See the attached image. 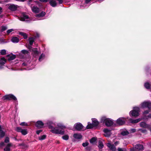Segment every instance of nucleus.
Instances as JSON below:
<instances>
[{"label":"nucleus","mask_w":151,"mask_h":151,"mask_svg":"<svg viewBox=\"0 0 151 151\" xmlns=\"http://www.w3.org/2000/svg\"><path fill=\"white\" fill-rule=\"evenodd\" d=\"M5 132L1 130H0V137L1 138L3 137L5 135Z\"/></svg>","instance_id":"e433bc0d"},{"label":"nucleus","mask_w":151,"mask_h":151,"mask_svg":"<svg viewBox=\"0 0 151 151\" xmlns=\"http://www.w3.org/2000/svg\"><path fill=\"white\" fill-rule=\"evenodd\" d=\"M73 137L76 139H80L82 137V136L79 134L75 133L74 134Z\"/></svg>","instance_id":"5701e85b"},{"label":"nucleus","mask_w":151,"mask_h":151,"mask_svg":"<svg viewBox=\"0 0 151 151\" xmlns=\"http://www.w3.org/2000/svg\"><path fill=\"white\" fill-rule=\"evenodd\" d=\"M43 125L44 124L41 121H37L36 124V126L39 128H41L42 127Z\"/></svg>","instance_id":"6ab92c4d"},{"label":"nucleus","mask_w":151,"mask_h":151,"mask_svg":"<svg viewBox=\"0 0 151 151\" xmlns=\"http://www.w3.org/2000/svg\"><path fill=\"white\" fill-rule=\"evenodd\" d=\"M130 151H136V150L134 148H131Z\"/></svg>","instance_id":"052dcab7"},{"label":"nucleus","mask_w":151,"mask_h":151,"mask_svg":"<svg viewBox=\"0 0 151 151\" xmlns=\"http://www.w3.org/2000/svg\"><path fill=\"white\" fill-rule=\"evenodd\" d=\"M103 132H104V136L107 137H109L111 134V130L107 128L104 129L103 130Z\"/></svg>","instance_id":"ddd939ff"},{"label":"nucleus","mask_w":151,"mask_h":151,"mask_svg":"<svg viewBox=\"0 0 151 151\" xmlns=\"http://www.w3.org/2000/svg\"><path fill=\"white\" fill-rule=\"evenodd\" d=\"M74 126L75 129L78 131H80L81 130H84L86 129H84V127L83 125L80 123H76L74 124Z\"/></svg>","instance_id":"9d476101"},{"label":"nucleus","mask_w":151,"mask_h":151,"mask_svg":"<svg viewBox=\"0 0 151 151\" xmlns=\"http://www.w3.org/2000/svg\"><path fill=\"white\" fill-rule=\"evenodd\" d=\"M24 0H16V1H23Z\"/></svg>","instance_id":"69168bd1"},{"label":"nucleus","mask_w":151,"mask_h":151,"mask_svg":"<svg viewBox=\"0 0 151 151\" xmlns=\"http://www.w3.org/2000/svg\"><path fill=\"white\" fill-rule=\"evenodd\" d=\"M3 68V66H0V70Z\"/></svg>","instance_id":"0e129e2a"},{"label":"nucleus","mask_w":151,"mask_h":151,"mask_svg":"<svg viewBox=\"0 0 151 151\" xmlns=\"http://www.w3.org/2000/svg\"><path fill=\"white\" fill-rule=\"evenodd\" d=\"M119 144V141H116L114 142V145H115L116 146Z\"/></svg>","instance_id":"13d9d810"},{"label":"nucleus","mask_w":151,"mask_h":151,"mask_svg":"<svg viewBox=\"0 0 151 151\" xmlns=\"http://www.w3.org/2000/svg\"><path fill=\"white\" fill-rule=\"evenodd\" d=\"M128 119L130 121V122L131 123L134 124L137 123L140 121L141 120L142 118H138L135 119H129V118Z\"/></svg>","instance_id":"a211bd4d"},{"label":"nucleus","mask_w":151,"mask_h":151,"mask_svg":"<svg viewBox=\"0 0 151 151\" xmlns=\"http://www.w3.org/2000/svg\"><path fill=\"white\" fill-rule=\"evenodd\" d=\"M147 117L149 118H151V114H150L147 116Z\"/></svg>","instance_id":"e2e57ef3"},{"label":"nucleus","mask_w":151,"mask_h":151,"mask_svg":"<svg viewBox=\"0 0 151 151\" xmlns=\"http://www.w3.org/2000/svg\"><path fill=\"white\" fill-rule=\"evenodd\" d=\"M92 123H88V124L86 127L87 129L93 128L94 127L97 126L99 124V122L97 119L95 118L92 119Z\"/></svg>","instance_id":"20e7f679"},{"label":"nucleus","mask_w":151,"mask_h":151,"mask_svg":"<svg viewBox=\"0 0 151 151\" xmlns=\"http://www.w3.org/2000/svg\"><path fill=\"white\" fill-rule=\"evenodd\" d=\"M6 7L11 11H15L17 9V6L12 4H8L6 5Z\"/></svg>","instance_id":"9b49d317"},{"label":"nucleus","mask_w":151,"mask_h":151,"mask_svg":"<svg viewBox=\"0 0 151 151\" xmlns=\"http://www.w3.org/2000/svg\"><path fill=\"white\" fill-rule=\"evenodd\" d=\"M91 148L90 147H87L85 149L86 151H90L91 150Z\"/></svg>","instance_id":"3c124183"},{"label":"nucleus","mask_w":151,"mask_h":151,"mask_svg":"<svg viewBox=\"0 0 151 151\" xmlns=\"http://www.w3.org/2000/svg\"><path fill=\"white\" fill-rule=\"evenodd\" d=\"M32 51L35 55H38L39 53V52L37 50V49L36 48H33L32 50Z\"/></svg>","instance_id":"72a5a7b5"},{"label":"nucleus","mask_w":151,"mask_h":151,"mask_svg":"<svg viewBox=\"0 0 151 151\" xmlns=\"http://www.w3.org/2000/svg\"><path fill=\"white\" fill-rule=\"evenodd\" d=\"M138 131H140L141 132L144 133L147 132V130L143 129H138Z\"/></svg>","instance_id":"79ce46f5"},{"label":"nucleus","mask_w":151,"mask_h":151,"mask_svg":"<svg viewBox=\"0 0 151 151\" xmlns=\"http://www.w3.org/2000/svg\"><path fill=\"white\" fill-rule=\"evenodd\" d=\"M2 99L4 100H10L11 99H12L15 101L17 102V99L16 97L13 95L11 94L6 95L4 96L3 97Z\"/></svg>","instance_id":"423d86ee"},{"label":"nucleus","mask_w":151,"mask_h":151,"mask_svg":"<svg viewBox=\"0 0 151 151\" xmlns=\"http://www.w3.org/2000/svg\"><path fill=\"white\" fill-rule=\"evenodd\" d=\"M11 40L12 42L14 43H16L19 42V40L17 37H14L12 38Z\"/></svg>","instance_id":"b1692460"},{"label":"nucleus","mask_w":151,"mask_h":151,"mask_svg":"<svg viewBox=\"0 0 151 151\" xmlns=\"http://www.w3.org/2000/svg\"><path fill=\"white\" fill-rule=\"evenodd\" d=\"M47 123V125H48L49 128V129L50 126H52V125H56L55 123V122H53L51 120H48Z\"/></svg>","instance_id":"4be33fe9"},{"label":"nucleus","mask_w":151,"mask_h":151,"mask_svg":"<svg viewBox=\"0 0 151 151\" xmlns=\"http://www.w3.org/2000/svg\"><path fill=\"white\" fill-rule=\"evenodd\" d=\"M45 58V55L43 53H42L40 56L39 58V61L40 62L42 61Z\"/></svg>","instance_id":"c85d7f7f"},{"label":"nucleus","mask_w":151,"mask_h":151,"mask_svg":"<svg viewBox=\"0 0 151 151\" xmlns=\"http://www.w3.org/2000/svg\"><path fill=\"white\" fill-rule=\"evenodd\" d=\"M140 106L142 108H147L150 110L151 109V102L150 101H145L141 104Z\"/></svg>","instance_id":"0eeeda50"},{"label":"nucleus","mask_w":151,"mask_h":151,"mask_svg":"<svg viewBox=\"0 0 151 151\" xmlns=\"http://www.w3.org/2000/svg\"><path fill=\"white\" fill-rule=\"evenodd\" d=\"M150 111L149 110H146L144 111L143 113V115L144 117H145V115L147 114Z\"/></svg>","instance_id":"37998d69"},{"label":"nucleus","mask_w":151,"mask_h":151,"mask_svg":"<svg viewBox=\"0 0 151 151\" xmlns=\"http://www.w3.org/2000/svg\"><path fill=\"white\" fill-rule=\"evenodd\" d=\"M19 34L22 36L24 39H26L27 38V34L24 32H19Z\"/></svg>","instance_id":"bb28decb"},{"label":"nucleus","mask_w":151,"mask_h":151,"mask_svg":"<svg viewBox=\"0 0 151 151\" xmlns=\"http://www.w3.org/2000/svg\"><path fill=\"white\" fill-rule=\"evenodd\" d=\"M104 144L101 141L99 140V145L98 147L100 149H102L104 147Z\"/></svg>","instance_id":"c756f323"},{"label":"nucleus","mask_w":151,"mask_h":151,"mask_svg":"<svg viewBox=\"0 0 151 151\" xmlns=\"http://www.w3.org/2000/svg\"><path fill=\"white\" fill-rule=\"evenodd\" d=\"M5 145V144L4 142H2L0 143V147H1L3 146H4Z\"/></svg>","instance_id":"5fc2aeb1"},{"label":"nucleus","mask_w":151,"mask_h":151,"mask_svg":"<svg viewBox=\"0 0 151 151\" xmlns=\"http://www.w3.org/2000/svg\"><path fill=\"white\" fill-rule=\"evenodd\" d=\"M144 86L147 89H150L151 87V83L148 82H146L145 83Z\"/></svg>","instance_id":"412c9836"},{"label":"nucleus","mask_w":151,"mask_h":151,"mask_svg":"<svg viewBox=\"0 0 151 151\" xmlns=\"http://www.w3.org/2000/svg\"><path fill=\"white\" fill-rule=\"evenodd\" d=\"M136 129H131L129 130V132L130 133H134L136 132Z\"/></svg>","instance_id":"49530a36"},{"label":"nucleus","mask_w":151,"mask_h":151,"mask_svg":"<svg viewBox=\"0 0 151 151\" xmlns=\"http://www.w3.org/2000/svg\"><path fill=\"white\" fill-rule=\"evenodd\" d=\"M128 118L129 117L127 118H119L117 120L116 122V123L119 125H123L127 121V119H128Z\"/></svg>","instance_id":"6e6552de"},{"label":"nucleus","mask_w":151,"mask_h":151,"mask_svg":"<svg viewBox=\"0 0 151 151\" xmlns=\"http://www.w3.org/2000/svg\"><path fill=\"white\" fill-rule=\"evenodd\" d=\"M14 31V29H8L6 31V34L7 35H9L10 33Z\"/></svg>","instance_id":"a19ab883"},{"label":"nucleus","mask_w":151,"mask_h":151,"mask_svg":"<svg viewBox=\"0 0 151 151\" xmlns=\"http://www.w3.org/2000/svg\"><path fill=\"white\" fill-rule=\"evenodd\" d=\"M50 129H51L50 132L53 134L61 135L65 134V132L63 130L58 127H54L53 126H50Z\"/></svg>","instance_id":"7ed1b4c3"},{"label":"nucleus","mask_w":151,"mask_h":151,"mask_svg":"<svg viewBox=\"0 0 151 151\" xmlns=\"http://www.w3.org/2000/svg\"><path fill=\"white\" fill-rule=\"evenodd\" d=\"M22 53L24 54H28V52L27 50H22L21 51Z\"/></svg>","instance_id":"de8ad7c7"},{"label":"nucleus","mask_w":151,"mask_h":151,"mask_svg":"<svg viewBox=\"0 0 151 151\" xmlns=\"http://www.w3.org/2000/svg\"><path fill=\"white\" fill-rule=\"evenodd\" d=\"M2 12V8L0 7V14H1Z\"/></svg>","instance_id":"bf43d9fd"},{"label":"nucleus","mask_w":151,"mask_h":151,"mask_svg":"<svg viewBox=\"0 0 151 151\" xmlns=\"http://www.w3.org/2000/svg\"><path fill=\"white\" fill-rule=\"evenodd\" d=\"M16 131L19 132H21L22 134L25 135L27 134V129H23L20 127H17L16 129Z\"/></svg>","instance_id":"f8f14e48"},{"label":"nucleus","mask_w":151,"mask_h":151,"mask_svg":"<svg viewBox=\"0 0 151 151\" xmlns=\"http://www.w3.org/2000/svg\"><path fill=\"white\" fill-rule=\"evenodd\" d=\"M91 0H86L85 1V3L86 4H88Z\"/></svg>","instance_id":"4d7b16f0"},{"label":"nucleus","mask_w":151,"mask_h":151,"mask_svg":"<svg viewBox=\"0 0 151 151\" xmlns=\"http://www.w3.org/2000/svg\"><path fill=\"white\" fill-rule=\"evenodd\" d=\"M0 54L1 55H5L6 53V50H2L0 51Z\"/></svg>","instance_id":"ea45409f"},{"label":"nucleus","mask_w":151,"mask_h":151,"mask_svg":"<svg viewBox=\"0 0 151 151\" xmlns=\"http://www.w3.org/2000/svg\"><path fill=\"white\" fill-rule=\"evenodd\" d=\"M19 19L22 21H25L27 22H30L32 21L40 20V19H33L30 17L28 13H23L21 14Z\"/></svg>","instance_id":"f03ea898"},{"label":"nucleus","mask_w":151,"mask_h":151,"mask_svg":"<svg viewBox=\"0 0 151 151\" xmlns=\"http://www.w3.org/2000/svg\"><path fill=\"white\" fill-rule=\"evenodd\" d=\"M9 141V138L8 137H6L4 140L5 142L6 143H8Z\"/></svg>","instance_id":"8fccbe9b"},{"label":"nucleus","mask_w":151,"mask_h":151,"mask_svg":"<svg viewBox=\"0 0 151 151\" xmlns=\"http://www.w3.org/2000/svg\"><path fill=\"white\" fill-rule=\"evenodd\" d=\"M56 125L58 127L60 128L61 129L62 128L65 127V126L60 123H57Z\"/></svg>","instance_id":"7c9ffc66"},{"label":"nucleus","mask_w":151,"mask_h":151,"mask_svg":"<svg viewBox=\"0 0 151 151\" xmlns=\"http://www.w3.org/2000/svg\"><path fill=\"white\" fill-rule=\"evenodd\" d=\"M42 131L41 130H38L36 131V133L37 134H39Z\"/></svg>","instance_id":"864d4df0"},{"label":"nucleus","mask_w":151,"mask_h":151,"mask_svg":"<svg viewBox=\"0 0 151 151\" xmlns=\"http://www.w3.org/2000/svg\"><path fill=\"white\" fill-rule=\"evenodd\" d=\"M88 144L89 143L88 142H85L82 144V145L83 147H86L88 145Z\"/></svg>","instance_id":"09e8293b"},{"label":"nucleus","mask_w":151,"mask_h":151,"mask_svg":"<svg viewBox=\"0 0 151 151\" xmlns=\"http://www.w3.org/2000/svg\"><path fill=\"white\" fill-rule=\"evenodd\" d=\"M80 8H81V9H83V8H83V6H82V5H81L80 6Z\"/></svg>","instance_id":"774afa93"},{"label":"nucleus","mask_w":151,"mask_h":151,"mask_svg":"<svg viewBox=\"0 0 151 151\" xmlns=\"http://www.w3.org/2000/svg\"><path fill=\"white\" fill-rule=\"evenodd\" d=\"M29 44L30 45H32L33 42L34 41V39L33 38H31L29 39Z\"/></svg>","instance_id":"c9c22d12"},{"label":"nucleus","mask_w":151,"mask_h":151,"mask_svg":"<svg viewBox=\"0 0 151 151\" xmlns=\"http://www.w3.org/2000/svg\"><path fill=\"white\" fill-rule=\"evenodd\" d=\"M117 150L118 151H127L126 149L125 148H118Z\"/></svg>","instance_id":"a18cd8bd"},{"label":"nucleus","mask_w":151,"mask_h":151,"mask_svg":"<svg viewBox=\"0 0 151 151\" xmlns=\"http://www.w3.org/2000/svg\"><path fill=\"white\" fill-rule=\"evenodd\" d=\"M7 29V27L6 26H2L1 27V31L3 32L4 31L6 30Z\"/></svg>","instance_id":"f704fd0d"},{"label":"nucleus","mask_w":151,"mask_h":151,"mask_svg":"<svg viewBox=\"0 0 151 151\" xmlns=\"http://www.w3.org/2000/svg\"><path fill=\"white\" fill-rule=\"evenodd\" d=\"M62 138L63 139L67 140L68 139L69 137L68 135H65L62 136Z\"/></svg>","instance_id":"4c0bfd02"},{"label":"nucleus","mask_w":151,"mask_h":151,"mask_svg":"<svg viewBox=\"0 0 151 151\" xmlns=\"http://www.w3.org/2000/svg\"><path fill=\"white\" fill-rule=\"evenodd\" d=\"M46 135L45 134H44L41 135L39 137V139L40 140H42L45 139L46 137Z\"/></svg>","instance_id":"2f4dec72"},{"label":"nucleus","mask_w":151,"mask_h":151,"mask_svg":"<svg viewBox=\"0 0 151 151\" xmlns=\"http://www.w3.org/2000/svg\"><path fill=\"white\" fill-rule=\"evenodd\" d=\"M29 64V63L28 62L27 63V62H25L23 63L22 64V65L23 66L27 65Z\"/></svg>","instance_id":"603ef678"},{"label":"nucleus","mask_w":151,"mask_h":151,"mask_svg":"<svg viewBox=\"0 0 151 151\" xmlns=\"http://www.w3.org/2000/svg\"><path fill=\"white\" fill-rule=\"evenodd\" d=\"M148 129L150 130V132H151V126L150 125V127L148 128Z\"/></svg>","instance_id":"680f3d73"},{"label":"nucleus","mask_w":151,"mask_h":151,"mask_svg":"<svg viewBox=\"0 0 151 151\" xmlns=\"http://www.w3.org/2000/svg\"><path fill=\"white\" fill-rule=\"evenodd\" d=\"M150 124H147L144 122H142L140 123V126L141 127L147 129L150 127Z\"/></svg>","instance_id":"2eb2a0df"},{"label":"nucleus","mask_w":151,"mask_h":151,"mask_svg":"<svg viewBox=\"0 0 151 151\" xmlns=\"http://www.w3.org/2000/svg\"><path fill=\"white\" fill-rule=\"evenodd\" d=\"M129 133V132L126 129H122L121 131L120 135L124 136L127 135Z\"/></svg>","instance_id":"aec40b11"},{"label":"nucleus","mask_w":151,"mask_h":151,"mask_svg":"<svg viewBox=\"0 0 151 151\" xmlns=\"http://www.w3.org/2000/svg\"><path fill=\"white\" fill-rule=\"evenodd\" d=\"M6 60L4 58H2L0 59V65H3L6 62Z\"/></svg>","instance_id":"cd10ccee"},{"label":"nucleus","mask_w":151,"mask_h":151,"mask_svg":"<svg viewBox=\"0 0 151 151\" xmlns=\"http://www.w3.org/2000/svg\"><path fill=\"white\" fill-rule=\"evenodd\" d=\"M58 1L60 4H62L63 2V0H50L49 3L50 5L53 7H55L57 6L58 3L57 1Z\"/></svg>","instance_id":"1a4fd4ad"},{"label":"nucleus","mask_w":151,"mask_h":151,"mask_svg":"<svg viewBox=\"0 0 151 151\" xmlns=\"http://www.w3.org/2000/svg\"><path fill=\"white\" fill-rule=\"evenodd\" d=\"M140 109L139 107H136L133 108V110L129 113V116L131 117H137L139 115Z\"/></svg>","instance_id":"39448f33"},{"label":"nucleus","mask_w":151,"mask_h":151,"mask_svg":"<svg viewBox=\"0 0 151 151\" xmlns=\"http://www.w3.org/2000/svg\"><path fill=\"white\" fill-rule=\"evenodd\" d=\"M8 56H10L9 58V60H12L15 59L16 57V56L15 55H12L11 56H9V55H7Z\"/></svg>","instance_id":"473e14b6"},{"label":"nucleus","mask_w":151,"mask_h":151,"mask_svg":"<svg viewBox=\"0 0 151 151\" xmlns=\"http://www.w3.org/2000/svg\"><path fill=\"white\" fill-rule=\"evenodd\" d=\"M12 146V144L11 143L8 144L6 147L4 148V151H10V147Z\"/></svg>","instance_id":"393cba45"},{"label":"nucleus","mask_w":151,"mask_h":151,"mask_svg":"<svg viewBox=\"0 0 151 151\" xmlns=\"http://www.w3.org/2000/svg\"><path fill=\"white\" fill-rule=\"evenodd\" d=\"M136 149L139 151H142L144 150V147L142 145L140 144H138L136 145L134 148Z\"/></svg>","instance_id":"dca6fc26"},{"label":"nucleus","mask_w":151,"mask_h":151,"mask_svg":"<svg viewBox=\"0 0 151 151\" xmlns=\"http://www.w3.org/2000/svg\"><path fill=\"white\" fill-rule=\"evenodd\" d=\"M20 125L22 126H28V124L27 123L24 122H22L20 124Z\"/></svg>","instance_id":"c03bdc74"},{"label":"nucleus","mask_w":151,"mask_h":151,"mask_svg":"<svg viewBox=\"0 0 151 151\" xmlns=\"http://www.w3.org/2000/svg\"><path fill=\"white\" fill-rule=\"evenodd\" d=\"M107 146L109 148L110 150L112 151H116V150L115 146L113 144H111L110 143L107 144Z\"/></svg>","instance_id":"f3484780"},{"label":"nucleus","mask_w":151,"mask_h":151,"mask_svg":"<svg viewBox=\"0 0 151 151\" xmlns=\"http://www.w3.org/2000/svg\"><path fill=\"white\" fill-rule=\"evenodd\" d=\"M98 1L99 2H101L102 1V0H98Z\"/></svg>","instance_id":"338daca9"},{"label":"nucleus","mask_w":151,"mask_h":151,"mask_svg":"<svg viewBox=\"0 0 151 151\" xmlns=\"http://www.w3.org/2000/svg\"><path fill=\"white\" fill-rule=\"evenodd\" d=\"M100 122L104 124L105 125L108 127L112 126L114 124L113 121L112 119L107 118L105 116H103L101 117Z\"/></svg>","instance_id":"f257e3e1"},{"label":"nucleus","mask_w":151,"mask_h":151,"mask_svg":"<svg viewBox=\"0 0 151 151\" xmlns=\"http://www.w3.org/2000/svg\"><path fill=\"white\" fill-rule=\"evenodd\" d=\"M46 14L44 12H42L40 13L37 14L36 15V16L37 17V18H39L40 17H42L45 15Z\"/></svg>","instance_id":"a878e982"},{"label":"nucleus","mask_w":151,"mask_h":151,"mask_svg":"<svg viewBox=\"0 0 151 151\" xmlns=\"http://www.w3.org/2000/svg\"><path fill=\"white\" fill-rule=\"evenodd\" d=\"M96 141V139L95 137H93L90 140V142L91 143H94Z\"/></svg>","instance_id":"58836bf2"},{"label":"nucleus","mask_w":151,"mask_h":151,"mask_svg":"<svg viewBox=\"0 0 151 151\" xmlns=\"http://www.w3.org/2000/svg\"><path fill=\"white\" fill-rule=\"evenodd\" d=\"M30 7L32 12L35 13H38L40 11L39 9L37 6H33L32 4H30Z\"/></svg>","instance_id":"4468645a"},{"label":"nucleus","mask_w":151,"mask_h":151,"mask_svg":"<svg viewBox=\"0 0 151 151\" xmlns=\"http://www.w3.org/2000/svg\"><path fill=\"white\" fill-rule=\"evenodd\" d=\"M40 1L42 2H47L48 1V0H40Z\"/></svg>","instance_id":"6e6d98bb"}]
</instances>
